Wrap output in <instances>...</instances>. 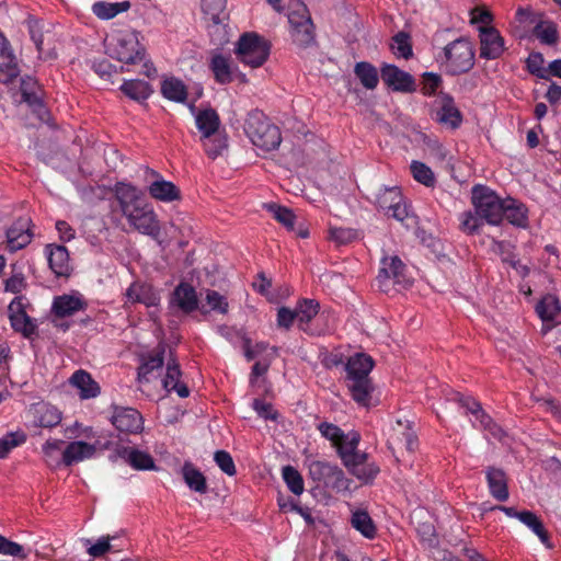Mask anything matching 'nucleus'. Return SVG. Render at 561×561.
<instances>
[{
  "mask_svg": "<svg viewBox=\"0 0 561 561\" xmlns=\"http://www.w3.org/2000/svg\"><path fill=\"white\" fill-rule=\"evenodd\" d=\"M113 194L119 213L134 230L153 239L160 236V222L153 206L137 186L117 182L113 187Z\"/></svg>",
  "mask_w": 561,
  "mask_h": 561,
  "instance_id": "obj_1",
  "label": "nucleus"
},
{
  "mask_svg": "<svg viewBox=\"0 0 561 561\" xmlns=\"http://www.w3.org/2000/svg\"><path fill=\"white\" fill-rule=\"evenodd\" d=\"M106 50L111 58L122 64L121 71H129L140 66L139 73L148 78L157 73L153 65L146 58V49L139 42L138 33L130 30L117 31L106 39Z\"/></svg>",
  "mask_w": 561,
  "mask_h": 561,
  "instance_id": "obj_2",
  "label": "nucleus"
},
{
  "mask_svg": "<svg viewBox=\"0 0 561 561\" xmlns=\"http://www.w3.org/2000/svg\"><path fill=\"white\" fill-rule=\"evenodd\" d=\"M244 131L255 147L265 151L276 149L282 141L278 127L273 125L261 111L249 113Z\"/></svg>",
  "mask_w": 561,
  "mask_h": 561,
  "instance_id": "obj_3",
  "label": "nucleus"
},
{
  "mask_svg": "<svg viewBox=\"0 0 561 561\" xmlns=\"http://www.w3.org/2000/svg\"><path fill=\"white\" fill-rule=\"evenodd\" d=\"M234 54L244 66L259 68L265 64L271 54V43L255 32L243 33L236 43Z\"/></svg>",
  "mask_w": 561,
  "mask_h": 561,
  "instance_id": "obj_4",
  "label": "nucleus"
},
{
  "mask_svg": "<svg viewBox=\"0 0 561 561\" xmlns=\"http://www.w3.org/2000/svg\"><path fill=\"white\" fill-rule=\"evenodd\" d=\"M440 62L447 73L468 72L474 65L473 46L468 39L458 38L445 46Z\"/></svg>",
  "mask_w": 561,
  "mask_h": 561,
  "instance_id": "obj_5",
  "label": "nucleus"
},
{
  "mask_svg": "<svg viewBox=\"0 0 561 561\" xmlns=\"http://www.w3.org/2000/svg\"><path fill=\"white\" fill-rule=\"evenodd\" d=\"M474 210L489 225H499L504 217L505 199L483 185H474L471 191Z\"/></svg>",
  "mask_w": 561,
  "mask_h": 561,
  "instance_id": "obj_6",
  "label": "nucleus"
},
{
  "mask_svg": "<svg viewBox=\"0 0 561 561\" xmlns=\"http://www.w3.org/2000/svg\"><path fill=\"white\" fill-rule=\"evenodd\" d=\"M309 474L319 484L336 493L348 491L352 481L341 468L330 462L313 460L309 463Z\"/></svg>",
  "mask_w": 561,
  "mask_h": 561,
  "instance_id": "obj_7",
  "label": "nucleus"
},
{
  "mask_svg": "<svg viewBox=\"0 0 561 561\" xmlns=\"http://www.w3.org/2000/svg\"><path fill=\"white\" fill-rule=\"evenodd\" d=\"M451 400L457 402L460 408L465 409L466 413H470L473 416L471 423L474 427H480L484 431H488L491 436L502 440L504 431L493 422L490 415L483 411L478 401H476L473 398L465 397L458 392L454 394Z\"/></svg>",
  "mask_w": 561,
  "mask_h": 561,
  "instance_id": "obj_8",
  "label": "nucleus"
},
{
  "mask_svg": "<svg viewBox=\"0 0 561 561\" xmlns=\"http://www.w3.org/2000/svg\"><path fill=\"white\" fill-rule=\"evenodd\" d=\"M378 207L400 222L410 219L411 211L398 186L381 188L377 195Z\"/></svg>",
  "mask_w": 561,
  "mask_h": 561,
  "instance_id": "obj_9",
  "label": "nucleus"
},
{
  "mask_svg": "<svg viewBox=\"0 0 561 561\" xmlns=\"http://www.w3.org/2000/svg\"><path fill=\"white\" fill-rule=\"evenodd\" d=\"M432 117L449 129H457L462 123V114L456 106L454 98L447 93H437L432 104Z\"/></svg>",
  "mask_w": 561,
  "mask_h": 561,
  "instance_id": "obj_10",
  "label": "nucleus"
},
{
  "mask_svg": "<svg viewBox=\"0 0 561 561\" xmlns=\"http://www.w3.org/2000/svg\"><path fill=\"white\" fill-rule=\"evenodd\" d=\"M26 417L33 427L53 428L60 424L62 413L56 405L46 401H38L27 408Z\"/></svg>",
  "mask_w": 561,
  "mask_h": 561,
  "instance_id": "obj_11",
  "label": "nucleus"
},
{
  "mask_svg": "<svg viewBox=\"0 0 561 561\" xmlns=\"http://www.w3.org/2000/svg\"><path fill=\"white\" fill-rule=\"evenodd\" d=\"M377 280L382 290H387L390 280L403 287L410 284V279L405 274V266L398 256H385L381 260Z\"/></svg>",
  "mask_w": 561,
  "mask_h": 561,
  "instance_id": "obj_12",
  "label": "nucleus"
},
{
  "mask_svg": "<svg viewBox=\"0 0 561 561\" xmlns=\"http://www.w3.org/2000/svg\"><path fill=\"white\" fill-rule=\"evenodd\" d=\"M9 319L12 328L22 333L25 337L35 334L37 325L35 321L26 314L25 298L15 297L8 307Z\"/></svg>",
  "mask_w": 561,
  "mask_h": 561,
  "instance_id": "obj_13",
  "label": "nucleus"
},
{
  "mask_svg": "<svg viewBox=\"0 0 561 561\" xmlns=\"http://www.w3.org/2000/svg\"><path fill=\"white\" fill-rule=\"evenodd\" d=\"M497 510L503 512L506 516L511 518L518 519L522 524H524L527 528H529L535 535L538 536L539 540L547 547L551 548L550 539L548 533L545 529V526L541 519L530 511H517L514 507L508 506H497Z\"/></svg>",
  "mask_w": 561,
  "mask_h": 561,
  "instance_id": "obj_14",
  "label": "nucleus"
},
{
  "mask_svg": "<svg viewBox=\"0 0 561 561\" xmlns=\"http://www.w3.org/2000/svg\"><path fill=\"white\" fill-rule=\"evenodd\" d=\"M479 38L481 58L496 59L504 53V38L496 28L479 26Z\"/></svg>",
  "mask_w": 561,
  "mask_h": 561,
  "instance_id": "obj_15",
  "label": "nucleus"
},
{
  "mask_svg": "<svg viewBox=\"0 0 561 561\" xmlns=\"http://www.w3.org/2000/svg\"><path fill=\"white\" fill-rule=\"evenodd\" d=\"M125 304H141L148 308L158 307L161 301L160 291L151 284L134 282L125 293Z\"/></svg>",
  "mask_w": 561,
  "mask_h": 561,
  "instance_id": "obj_16",
  "label": "nucleus"
},
{
  "mask_svg": "<svg viewBox=\"0 0 561 561\" xmlns=\"http://www.w3.org/2000/svg\"><path fill=\"white\" fill-rule=\"evenodd\" d=\"M112 424L122 433L138 434L144 428L141 414L133 408H115Z\"/></svg>",
  "mask_w": 561,
  "mask_h": 561,
  "instance_id": "obj_17",
  "label": "nucleus"
},
{
  "mask_svg": "<svg viewBox=\"0 0 561 561\" xmlns=\"http://www.w3.org/2000/svg\"><path fill=\"white\" fill-rule=\"evenodd\" d=\"M381 78L383 82L393 91L413 92L415 90V81L413 77L394 65H383L381 67Z\"/></svg>",
  "mask_w": 561,
  "mask_h": 561,
  "instance_id": "obj_18",
  "label": "nucleus"
},
{
  "mask_svg": "<svg viewBox=\"0 0 561 561\" xmlns=\"http://www.w3.org/2000/svg\"><path fill=\"white\" fill-rule=\"evenodd\" d=\"M345 382L352 399L358 407L368 409L375 405V386L370 378H352Z\"/></svg>",
  "mask_w": 561,
  "mask_h": 561,
  "instance_id": "obj_19",
  "label": "nucleus"
},
{
  "mask_svg": "<svg viewBox=\"0 0 561 561\" xmlns=\"http://www.w3.org/2000/svg\"><path fill=\"white\" fill-rule=\"evenodd\" d=\"M165 346L159 344L151 354L144 357L141 365L138 368V382L140 386L149 383L157 377L156 371L160 370L164 363Z\"/></svg>",
  "mask_w": 561,
  "mask_h": 561,
  "instance_id": "obj_20",
  "label": "nucleus"
},
{
  "mask_svg": "<svg viewBox=\"0 0 561 561\" xmlns=\"http://www.w3.org/2000/svg\"><path fill=\"white\" fill-rule=\"evenodd\" d=\"M360 435L356 431L344 433L342 439L334 446L344 466L351 465L354 460L368 458L366 453L358 451Z\"/></svg>",
  "mask_w": 561,
  "mask_h": 561,
  "instance_id": "obj_21",
  "label": "nucleus"
},
{
  "mask_svg": "<svg viewBox=\"0 0 561 561\" xmlns=\"http://www.w3.org/2000/svg\"><path fill=\"white\" fill-rule=\"evenodd\" d=\"M20 73V69L10 45L0 32V82L10 83Z\"/></svg>",
  "mask_w": 561,
  "mask_h": 561,
  "instance_id": "obj_22",
  "label": "nucleus"
},
{
  "mask_svg": "<svg viewBox=\"0 0 561 561\" xmlns=\"http://www.w3.org/2000/svg\"><path fill=\"white\" fill-rule=\"evenodd\" d=\"M32 237L28 219L20 218L7 231V248L11 252L19 251L31 242Z\"/></svg>",
  "mask_w": 561,
  "mask_h": 561,
  "instance_id": "obj_23",
  "label": "nucleus"
},
{
  "mask_svg": "<svg viewBox=\"0 0 561 561\" xmlns=\"http://www.w3.org/2000/svg\"><path fill=\"white\" fill-rule=\"evenodd\" d=\"M116 454L135 470L156 469L152 456L144 450L134 447L121 446L117 447Z\"/></svg>",
  "mask_w": 561,
  "mask_h": 561,
  "instance_id": "obj_24",
  "label": "nucleus"
},
{
  "mask_svg": "<svg viewBox=\"0 0 561 561\" xmlns=\"http://www.w3.org/2000/svg\"><path fill=\"white\" fill-rule=\"evenodd\" d=\"M156 180L148 186L149 195L159 202L171 203L180 199V190L172 182L164 180L160 174L151 171Z\"/></svg>",
  "mask_w": 561,
  "mask_h": 561,
  "instance_id": "obj_25",
  "label": "nucleus"
},
{
  "mask_svg": "<svg viewBox=\"0 0 561 561\" xmlns=\"http://www.w3.org/2000/svg\"><path fill=\"white\" fill-rule=\"evenodd\" d=\"M181 369L179 364L170 358L167 362V369L161 385L167 392L174 391L180 398H186L190 394L188 388L181 381Z\"/></svg>",
  "mask_w": 561,
  "mask_h": 561,
  "instance_id": "obj_26",
  "label": "nucleus"
},
{
  "mask_svg": "<svg viewBox=\"0 0 561 561\" xmlns=\"http://www.w3.org/2000/svg\"><path fill=\"white\" fill-rule=\"evenodd\" d=\"M87 304L80 294L61 295L54 299L53 311L57 317L65 318L83 310Z\"/></svg>",
  "mask_w": 561,
  "mask_h": 561,
  "instance_id": "obj_27",
  "label": "nucleus"
},
{
  "mask_svg": "<svg viewBox=\"0 0 561 561\" xmlns=\"http://www.w3.org/2000/svg\"><path fill=\"white\" fill-rule=\"evenodd\" d=\"M48 264L57 276H67L70 272L69 253L64 245L49 244L46 248Z\"/></svg>",
  "mask_w": 561,
  "mask_h": 561,
  "instance_id": "obj_28",
  "label": "nucleus"
},
{
  "mask_svg": "<svg viewBox=\"0 0 561 561\" xmlns=\"http://www.w3.org/2000/svg\"><path fill=\"white\" fill-rule=\"evenodd\" d=\"M96 447L85 442L77 440L68 444L62 451V461L66 466L90 459L95 455Z\"/></svg>",
  "mask_w": 561,
  "mask_h": 561,
  "instance_id": "obj_29",
  "label": "nucleus"
},
{
  "mask_svg": "<svg viewBox=\"0 0 561 561\" xmlns=\"http://www.w3.org/2000/svg\"><path fill=\"white\" fill-rule=\"evenodd\" d=\"M69 382L78 390V394L82 400L95 398L100 393L98 382L84 370H77L70 377Z\"/></svg>",
  "mask_w": 561,
  "mask_h": 561,
  "instance_id": "obj_30",
  "label": "nucleus"
},
{
  "mask_svg": "<svg viewBox=\"0 0 561 561\" xmlns=\"http://www.w3.org/2000/svg\"><path fill=\"white\" fill-rule=\"evenodd\" d=\"M374 367V360L370 356L358 353L351 356L346 363V378H370L369 374Z\"/></svg>",
  "mask_w": 561,
  "mask_h": 561,
  "instance_id": "obj_31",
  "label": "nucleus"
},
{
  "mask_svg": "<svg viewBox=\"0 0 561 561\" xmlns=\"http://www.w3.org/2000/svg\"><path fill=\"white\" fill-rule=\"evenodd\" d=\"M172 304L186 313L196 310L198 299L195 289L186 283L179 284L174 289Z\"/></svg>",
  "mask_w": 561,
  "mask_h": 561,
  "instance_id": "obj_32",
  "label": "nucleus"
},
{
  "mask_svg": "<svg viewBox=\"0 0 561 561\" xmlns=\"http://www.w3.org/2000/svg\"><path fill=\"white\" fill-rule=\"evenodd\" d=\"M196 127L202 134L203 138H209L218 134L220 119L218 114L213 108L199 111L195 114Z\"/></svg>",
  "mask_w": 561,
  "mask_h": 561,
  "instance_id": "obj_33",
  "label": "nucleus"
},
{
  "mask_svg": "<svg viewBox=\"0 0 561 561\" xmlns=\"http://www.w3.org/2000/svg\"><path fill=\"white\" fill-rule=\"evenodd\" d=\"M486 481L491 495L497 501H506L508 499L507 481L503 470L497 468H489L486 470Z\"/></svg>",
  "mask_w": 561,
  "mask_h": 561,
  "instance_id": "obj_34",
  "label": "nucleus"
},
{
  "mask_svg": "<svg viewBox=\"0 0 561 561\" xmlns=\"http://www.w3.org/2000/svg\"><path fill=\"white\" fill-rule=\"evenodd\" d=\"M215 80L220 84H228L233 79V68L229 57L215 54L209 61Z\"/></svg>",
  "mask_w": 561,
  "mask_h": 561,
  "instance_id": "obj_35",
  "label": "nucleus"
},
{
  "mask_svg": "<svg viewBox=\"0 0 561 561\" xmlns=\"http://www.w3.org/2000/svg\"><path fill=\"white\" fill-rule=\"evenodd\" d=\"M351 525L365 538L373 539L377 534V528L368 512L356 510L352 513Z\"/></svg>",
  "mask_w": 561,
  "mask_h": 561,
  "instance_id": "obj_36",
  "label": "nucleus"
},
{
  "mask_svg": "<svg viewBox=\"0 0 561 561\" xmlns=\"http://www.w3.org/2000/svg\"><path fill=\"white\" fill-rule=\"evenodd\" d=\"M345 467L353 476L364 483L373 481L380 471L379 467L375 462H368L367 458L354 460L351 465Z\"/></svg>",
  "mask_w": 561,
  "mask_h": 561,
  "instance_id": "obj_37",
  "label": "nucleus"
},
{
  "mask_svg": "<svg viewBox=\"0 0 561 561\" xmlns=\"http://www.w3.org/2000/svg\"><path fill=\"white\" fill-rule=\"evenodd\" d=\"M130 8L129 1L122 2H105L99 1L92 5V12L101 20H111L119 13L128 11Z\"/></svg>",
  "mask_w": 561,
  "mask_h": 561,
  "instance_id": "obj_38",
  "label": "nucleus"
},
{
  "mask_svg": "<svg viewBox=\"0 0 561 561\" xmlns=\"http://www.w3.org/2000/svg\"><path fill=\"white\" fill-rule=\"evenodd\" d=\"M504 216L514 226L523 228L527 226V208L515 199H505Z\"/></svg>",
  "mask_w": 561,
  "mask_h": 561,
  "instance_id": "obj_39",
  "label": "nucleus"
},
{
  "mask_svg": "<svg viewBox=\"0 0 561 561\" xmlns=\"http://www.w3.org/2000/svg\"><path fill=\"white\" fill-rule=\"evenodd\" d=\"M354 73L367 90H374L379 82L377 68L369 62L360 61L354 67Z\"/></svg>",
  "mask_w": 561,
  "mask_h": 561,
  "instance_id": "obj_40",
  "label": "nucleus"
},
{
  "mask_svg": "<svg viewBox=\"0 0 561 561\" xmlns=\"http://www.w3.org/2000/svg\"><path fill=\"white\" fill-rule=\"evenodd\" d=\"M182 476L187 486L197 493L204 494L207 491V483L204 474L192 463H184Z\"/></svg>",
  "mask_w": 561,
  "mask_h": 561,
  "instance_id": "obj_41",
  "label": "nucleus"
},
{
  "mask_svg": "<svg viewBox=\"0 0 561 561\" xmlns=\"http://www.w3.org/2000/svg\"><path fill=\"white\" fill-rule=\"evenodd\" d=\"M121 91L135 101H144L148 99L152 92L148 82L137 79L124 81L121 85Z\"/></svg>",
  "mask_w": 561,
  "mask_h": 561,
  "instance_id": "obj_42",
  "label": "nucleus"
},
{
  "mask_svg": "<svg viewBox=\"0 0 561 561\" xmlns=\"http://www.w3.org/2000/svg\"><path fill=\"white\" fill-rule=\"evenodd\" d=\"M319 304L311 299H305L295 309L297 324L300 330L308 331L310 321L317 316Z\"/></svg>",
  "mask_w": 561,
  "mask_h": 561,
  "instance_id": "obj_43",
  "label": "nucleus"
},
{
  "mask_svg": "<svg viewBox=\"0 0 561 561\" xmlns=\"http://www.w3.org/2000/svg\"><path fill=\"white\" fill-rule=\"evenodd\" d=\"M534 35L549 46L556 45L560 38L557 24L549 20L539 21L534 27Z\"/></svg>",
  "mask_w": 561,
  "mask_h": 561,
  "instance_id": "obj_44",
  "label": "nucleus"
},
{
  "mask_svg": "<svg viewBox=\"0 0 561 561\" xmlns=\"http://www.w3.org/2000/svg\"><path fill=\"white\" fill-rule=\"evenodd\" d=\"M536 311L542 321H552L561 311L560 302L556 296L547 295L538 302Z\"/></svg>",
  "mask_w": 561,
  "mask_h": 561,
  "instance_id": "obj_45",
  "label": "nucleus"
},
{
  "mask_svg": "<svg viewBox=\"0 0 561 561\" xmlns=\"http://www.w3.org/2000/svg\"><path fill=\"white\" fill-rule=\"evenodd\" d=\"M62 445L61 439H48L43 446L42 451L44 459L49 467H58L62 461Z\"/></svg>",
  "mask_w": 561,
  "mask_h": 561,
  "instance_id": "obj_46",
  "label": "nucleus"
},
{
  "mask_svg": "<svg viewBox=\"0 0 561 561\" xmlns=\"http://www.w3.org/2000/svg\"><path fill=\"white\" fill-rule=\"evenodd\" d=\"M161 92L164 98L175 102L185 101L187 94L185 84L175 78L165 79L162 82Z\"/></svg>",
  "mask_w": 561,
  "mask_h": 561,
  "instance_id": "obj_47",
  "label": "nucleus"
},
{
  "mask_svg": "<svg viewBox=\"0 0 561 561\" xmlns=\"http://www.w3.org/2000/svg\"><path fill=\"white\" fill-rule=\"evenodd\" d=\"M26 439V434L21 430L9 432L0 437V459L5 458L11 450L23 445Z\"/></svg>",
  "mask_w": 561,
  "mask_h": 561,
  "instance_id": "obj_48",
  "label": "nucleus"
},
{
  "mask_svg": "<svg viewBox=\"0 0 561 561\" xmlns=\"http://www.w3.org/2000/svg\"><path fill=\"white\" fill-rule=\"evenodd\" d=\"M393 434L390 436L389 444L404 443L408 450L412 451L416 445V438L410 431L408 425H404L400 420L397 421V426L392 428Z\"/></svg>",
  "mask_w": 561,
  "mask_h": 561,
  "instance_id": "obj_49",
  "label": "nucleus"
},
{
  "mask_svg": "<svg viewBox=\"0 0 561 561\" xmlns=\"http://www.w3.org/2000/svg\"><path fill=\"white\" fill-rule=\"evenodd\" d=\"M264 207L270 214H272L275 220L282 224L288 230L294 229L296 217L289 208L275 203L265 204Z\"/></svg>",
  "mask_w": 561,
  "mask_h": 561,
  "instance_id": "obj_50",
  "label": "nucleus"
},
{
  "mask_svg": "<svg viewBox=\"0 0 561 561\" xmlns=\"http://www.w3.org/2000/svg\"><path fill=\"white\" fill-rule=\"evenodd\" d=\"M410 169H411L413 179L416 182H419L427 187L435 185V182H436L435 174L432 171V169L428 165H426L425 163L414 160L411 162Z\"/></svg>",
  "mask_w": 561,
  "mask_h": 561,
  "instance_id": "obj_51",
  "label": "nucleus"
},
{
  "mask_svg": "<svg viewBox=\"0 0 561 561\" xmlns=\"http://www.w3.org/2000/svg\"><path fill=\"white\" fill-rule=\"evenodd\" d=\"M282 476L286 485L295 495L302 494L305 490L304 479L297 469L291 466H285L282 470Z\"/></svg>",
  "mask_w": 561,
  "mask_h": 561,
  "instance_id": "obj_52",
  "label": "nucleus"
},
{
  "mask_svg": "<svg viewBox=\"0 0 561 561\" xmlns=\"http://www.w3.org/2000/svg\"><path fill=\"white\" fill-rule=\"evenodd\" d=\"M290 28L291 37L296 44L306 46L313 41L312 21H304V23Z\"/></svg>",
  "mask_w": 561,
  "mask_h": 561,
  "instance_id": "obj_53",
  "label": "nucleus"
},
{
  "mask_svg": "<svg viewBox=\"0 0 561 561\" xmlns=\"http://www.w3.org/2000/svg\"><path fill=\"white\" fill-rule=\"evenodd\" d=\"M527 70L540 79H549V70L545 67V58L541 53L533 51L526 59Z\"/></svg>",
  "mask_w": 561,
  "mask_h": 561,
  "instance_id": "obj_54",
  "label": "nucleus"
},
{
  "mask_svg": "<svg viewBox=\"0 0 561 561\" xmlns=\"http://www.w3.org/2000/svg\"><path fill=\"white\" fill-rule=\"evenodd\" d=\"M359 233L357 230L346 227H330L329 239L335 242L337 245L347 244L358 239Z\"/></svg>",
  "mask_w": 561,
  "mask_h": 561,
  "instance_id": "obj_55",
  "label": "nucleus"
},
{
  "mask_svg": "<svg viewBox=\"0 0 561 561\" xmlns=\"http://www.w3.org/2000/svg\"><path fill=\"white\" fill-rule=\"evenodd\" d=\"M226 9V0H202V10L214 23L221 22Z\"/></svg>",
  "mask_w": 561,
  "mask_h": 561,
  "instance_id": "obj_56",
  "label": "nucleus"
},
{
  "mask_svg": "<svg viewBox=\"0 0 561 561\" xmlns=\"http://www.w3.org/2000/svg\"><path fill=\"white\" fill-rule=\"evenodd\" d=\"M391 48H392L393 54L397 57L408 59L412 56V47H411V43H410V37L405 33H402V32L398 33L392 38Z\"/></svg>",
  "mask_w": 561,
  "mask_h": 561,
  "instance_id": "obj_57",
  "label": "nucleus"
},
{
  "mask_svg": "<svg viewBox=\"0 0 561 561\" xmlns=\"http://www.w3.org/2000/svg\"><path fill=\"white\" fill-rule=\"evenodd\" d=\"M202 141H203V146H204L206 153L211 159H215L218 156H220L221 152L227 147L226 138L219 134H216L215 136L209 137V138H203Z\"/></svg>",
  "mask_w": 561,
  "mask_h": 561,
  "instance_id": "obj_58",
  "label": "nucleus"
},
{
  "mask_svg": "<svg viewBox=\"0 0 561 561\" xmlns=\"http://www.w3.org/2000/svg\"><path fill=\"white\" fill-rule=\"evenodd\" d=\"M304 21H311L308 9L305 3L300 1H294L290 4V12L288 13V22L290 27H296Z\"/></svg>",
  "mask_w": 561,
  "mask_h": 561,
  "instance_id": "obj_59",
  "label": "nucleus"
},
{
  "mask_svg": "<svg viewBox=\"0 0 561 561\" xmlns=\"http://www.w3.org/2000/svg\"><path fill=\"white\" fill-rule=\"evenodd\" d=\"M206 302L210 310L226 314L228 312V301L225 296L216 290H207L205 296Z\"/></svg>",
  "mask_w": 561,
  "mask_h": 561,
  "instance_id": "obj_60",
  "label": "nucleus"
},
{
  "mask_svg": "<svg viewBox=\"0 0 561 561\" xmlns=\"http://www.w3.org/2000/svg\"><path fill=\"white\" fill-rule=\"evenodd\" d=\"M320 434L335 446L343 437L344 432L335 424L321 422L317 425Z\"/></svg>",
  "mask_w": 561,
  "mask_h": 561,
  "instance_id": "obj_61",
  "label": "nucleus"
},
{
  "mask_svg": "<svg viewBox=\"0 0 561 561\" xmlns=\"http://www.w3.org/2000/svg\"><path fill=\"white\" fill-rule=\"evenodd\" d=\"M0 554L19 557L21 559H26L27 553L24 552L23 546L18 542L11 541L5 537L0 535Z\"/></svg>",
  "mask_w": 561,
  "mask_h": 561,
  "instance_id": "obj_62",
  "label": "nucleus"
},
{
  "mask_svg": "<svg viewBox=\"0 0 561 561\" xmlns=\"http://www.w3.org/2000/svg\"><path fill=\"white\" fill-rule=\"evenodd\" d=\"M442 85V77L434 72H425L423 75L422 92L426 96L436 94Z\"/></svg>",
  "mask_w": 561,
  "mask_h": 561,
  "instance_id": "obj_63",
  "label": "nucleus"
},
{
  "mask_svg": "<svg viewBox=\"0 0 561 561\" xmlns=\"http://www.w3.org/2000/svg\"><path fill=\"white\" fill-rule=\"evenodd\" d=\"M215 462L226 474L232 477L236 474V466L232 457L225 450H218L214 456Z\"/></svg>",
  "mask_w": 561,
  "mask_h": 561,
  "instance_id": "obj_64",
  "label": "nucleus"
}]
</instances>
